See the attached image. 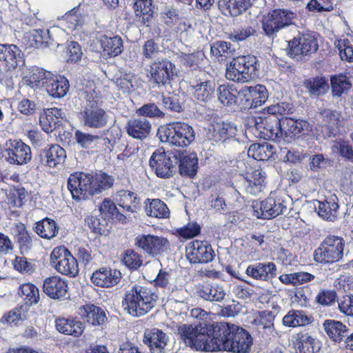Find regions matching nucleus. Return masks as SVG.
<instances>
[{
    "mask_svg": "<svg viewBox=\"0 0 353 353\" xmlns=\"http://www.w3.org/2000/svg\"><path fill=\"white\" fill-rule=\"evenodd\" d=\"M179 172L181 175L194 176L198 169V158L196 154L184 155L179 164Z\"/></svg>",
    "mask_w": 353,
    "mask_h": 353,
    "instance_id": "nucleus-38",
    "label": "nucleus"
},
{
    "mask_svg": "<svg viewBox=\"0 0 353 353\" xmlns=\"http://www.w3.org/2000/svg\"><path fill=\"white\" fill-rule=\"evenodd\" d=\"M336 196L319 202L318 214L323 219L334 221L338 215L339 204Z\"/></svg>",
    "mask_w": 353,
    "mask_h": 353,
    "instance_id": "nucleus-32",
    "label": "nucleus"
},
{
    "mask_svg": "<svg viewBox=\"0 0 353 353\" xmlns=\"http://www.w3.org/2000/svg\"><path fill=\"white\" fill-rule=\"evenodd\" d=\"M265 176L263 175L261 170L257 169L252 173L246 175L245 181L248 183L247 190H250L252 193L261 190V185L264 182Z\"/></svg>",
    "mask_w": 353,
    "mask_h": 353,
    "instance_id": "nucleus-51",
    "label": "nucleus"
},
{
    "mask_svg": "<svg viewBox=\"0 0 353 353\" xmlns=\"http://www.w3.org/2000/svg\"><path fill=\"white\" fill-rule=\"evenodd\" d=\"M20 294L27 304L37 303L39 299L38 288L32 283H24L20 287Z\"/></svg>",
    "mask_w": 353,
    "mask_h": 353,
    "instance_id": "nucleus-50",
    "label": "nucleus"
},
{
    "mask_svg": "<svg viewBox=\"0 0 353 353\" xmlns=\"http://www.w3.org/2000/svg\"><path fill=\"white\" fill-rule=\"evenodd\" d=\"M200 296L206 301H221L225 296V292L221 285L212 284L204 287L200 292Z\"/></svg>",
    "mask_w": 353,
    "mask_h": 353,
    "instance_id": "nucleus-40",
    "label": "nucleus"
},
{
    "mask_svg": "<svg viewBox=\"0 0 353 353\" xmlns=\"http://www.w3.org/2000/svg\"><path fill=\"white\" fill-rule=\"evenodd\" d=\"M159 52V45L152 39L146 41L142 47V54L144 59L154 58Z\"/></svg>",
    "mask_w": 353,
    "mask_h": 353,
    "instance_id": "nucleus-62",
    "label": "nucleus"
},
{
    "mask_svg": "<svg viewBox=\"0 0 353 353\" xmlns=\"http://www.w3.org/2000/svg\"><path fill=\"white\" fill-rule=\"evenodd\" d=\"M50 264L59 273L76 276L79 273L77 259L70 251L64 247H56L50 254Z\"/></svg>",
    "mask_w": 353,
    "mask_h": 353,
    "instance_id": "nucleus-8",
    "label": "nucleus"
},
{
    "mask_svg": "<svg viewBox=\"0 0 353 353\" xmlns=\"http://www.w3.org/2000/svg\"><path fill=\"white\" fill-rule=\"evenodd\" d=\"M185 254L191 263H206L213 259L214 254L210 245L195 240L188 244Z\"/></svg>",
    "mask_w": 353,
    "mask_h": 353,
    "instance_id": "nucleus-14",
    "label": "nucleus"
},
{
    "mask_svg": "<svg viewBox=\"0 0 353 353\" xmlns=\"http://www.w3.org/2000/svg\"><path fill=\"white\" fill-rule=\"evenodd\" d=\"M199 328V326L182 324L178 327L177 331L178 334L180 335L181 339L187 346L191 347L195 336L198 334Z\"/></svg>",
    "mask_w": 353,
    "mask_h": 353,
    "instance_id": "nucleus-49",
    "label": "nucleus"
},
{
    "mask_svg": "<svg viewBox=\"0 0 353 353\" xmlns=\"http://www.w3.org/2000/svg\"><path fill=\"white\" fill-rule=\"evenodd\" d=\"M256 0H223L229 13L237 17L245 12Z\"/></svg>",
    "mask_w": 353,
    "mask_h": 353,
    "instance_id": "nucleus-42",
    "label": "nucleus"
},
{
    "mask_svg": "<svg viewBox=\"0 0 353 353\" xmlns=\"http://www.w3.org/2000/svg\"><path fill=\"white\" fill-rule=\"evenodd\" d=\"M158 296L151 289L134 285L125 293L122 301L124 310L133 317L144 316L156 305Z\"/></svg>",
    "mask_w": 353,
    "mask_h": 353,
    "instance_id": "nucleus-3",
    "label": "nucleus"
},
{
    "mask_svg": "<svg viewBox=\"0 0 353 353\" xmlns=\"http://www.w3.org/2000/svg\"><path fill=\"white\" fill-rule=\"evenodd\" d=\"M26 82L32 88L43 87L48 95L55 99L65 96L70 88L69 81L65 77L54 75L43 69H37L31 79Z\"/></svg>",
    "mask_w": 353,
    "mask_h": 353,
    "instance_id": "nucleus-4",
    "label": "nucleus"
},
{
    "mask_svg": "<svg viewBox=\"0 0 353 353\" xmlns=\"http://www.w3.org/2000/svg\"><path fill=\"white\" fill-rule=\"evenodd\" d=\"M210 52L216 57H221V60H225L233 55L234 49L229 42L219 41L213 43L210 47Z\"/></svg>",
    "mask_w": 353,
    "mask_h": 353,
    "instance_id": "nucleus-43",
    "label": "nucleus"
},
{
    "mask_svg": "<svg viewBox=\"0 0 353 353\" xmlns=\"http://www.w3.org/2000/svg\"><path fill=\"white\" fill-rule=\"evenodd\" d=\"M121 272L117 270L101 268L92 274V282L97 286L109 288L119 283Z\"/></svg>",
    "mask_w": 353,
    "mask_h": 353,
    "instance_id": "nucleus-24",
    "label": "nucleus"
},
{
    "mask_svg": "<svg viewBox=\"0 0 353 353\" xmlns=\"http://www.w3.org/2000/svg\"><path fill=\"white\" fill-rule=\"evenodd\" d=\"M42 163L50 168L62 166L66 159L65 150L55 144L43 149L40 153Z\"/></svg>",
    "mask_w": 353,
    "mask_h": 353,
    "instance_id": "nucleus-20",
    "label": "nucleus"
},
{
    "mask_svg": "<svg viewBox=\"0 0 353 353\" xmlns=\"http://www.w3.org/2000/svg\"><path fill=\"white\" fill-rule=\"evenodd\" d=\"M289 54L297 61L315 53L319 43L314 33L300 34L288 42Z\"/></svg>",
    "mask_w": 353,
    "mask_h": 353,
    "instance_id": "nucleus-9",
    "label": "nucleus"
},
{
    "mask_svg": "<svg viewBox=\"0 0 353 353\" xmlns=\"http://www.w3.org/2000/svg\"><path fill=\"white\" fill-rule=\"evenodd\" d=\"M83 122L85 125L90 128L103 127L107 123L105 112L97 106L90 108L85 107L83 112Z\"/></svg>",
    "mask_w": 353,
    "mask_h": 353,
    "instance_id": "nucleus-28",
    "label": "nucleus"
},
{
    "mask_svg": "<svg viewBox=\"0 0 353 353\" xmlns=\"http://www.w3.org/2000/svg\"><path fill=\"white\" fill-rule=\"evenodd\" d=\"M219 101L225 105H231L236 103L237 90L229 85H221L218 90Z\"/></svg>",
    "mask_w": 353,
    "mask_h": 353,
    "instance_id": "nucleus-44",
    "label": "nucleus"
},
{
    "mask_svg": "<svg viewBox=\"0 0 353 353\" xmlns=\"http://www.w3.org/2000/svg\"><path fill=\"white\" fill-rule=\"evenodd\" d=\"M340 57L347 62H353V45L348 39H340L336 43Z\"/></svg>",
    "mask_w": 353,
    "mask_h": 353,
    "instance_id": "nucleus-55",
    "label": "nucleus"
},
{
    "mask_svg": "<svg viewBox=\"0 0 353 353\" xmlns=\"http://www.w3.org/2000/svg\"><path fill=\"white\" fill-rule=\"evenodd\" d=\"M89 17L80 12L79 8H74L66 12L63 17L61 24L65 23L70 30H78L89 21Z\"/></svg>",
    "mask_w": 353,
    "mask_h": 353,
    "instance_id": "nucleus-29",
    "label": "nucleus"
},
{
    "mask_svg": "<svg viewBox=\"0 0 353 353\" xmlns=\"http://www.w3.org/2000/svg\"><path fill=\"white\" fill-rule=\"evenodd\" d=\"M258 65L257 58L254 55L237 57L227 65L225 77L237 83L250 82L256 77Z\"/></svg>",
    "mask_w": 353,
    "mask_h": 353,
    "instance_id": "nucleus-5",
    "label": "nucleus"
},
{
    "mask_svg": "<svg viewBox=\"0 0 353 353\" xmlns=\"http://www.w3.org/2000/svg\"><path fill=\"white\" fill-rule=\"evenodd\" d=\"M177 159L168 154L163 148L156 150L152 154L149 164L158 177L168 178L176 172Z\"/></svg>",
    "mask_w": 353,
    "mask_h": 353,
    "instance_id": "nucleus-11",
    "label": "nucleus"
},
{
    "mask_svg": "<svg viewBox=\"0 0 353 353\" xmlns=\"http://www.w3.org/2000/svg\"><path fill=\"white\" fill-rule=\"evenodd\" d=\"M162 19L168 26L176 24L181 19L179 10L172 6H168L162 13Z\"/></svg>",
    "mask_w": 353,
    "mask_h": 353,
    "instance_id": "nucleus-61",
    "label": "nucleus"
},
{
    "mask_svg": "<svg viewBox=\"0 0 353 353\" xmlns=\"http://www.w3.org/2000/svg\"><path fill=\"white\" fill-rule=\"evenodd\" d=\"M161 142L178 147H186L195 139L193 128L183 122H174L161 125L157 132Z\"/></svg>",
    "mask_w": 353,
    "mask_h": 353,
    "instance_id": "nucleus-6",
    "label": "nucleus"
},
{
    "mask_svg": "<svg viewBox=\"0 0 353 353\" xmlns=\"http://www.w3.org/2000/svg\"><path fill=\"white\" fill-rule=\"evenodd\" d=\"M134 10L136 16L141 18L142 23L149 26L153 17L152 0H137L134 4Z\"/></svg>",
    "mask_w": 353,
    "mask_h": 353,
    "instance_id": "nucleus-35",
    "label": "nucleus"
},
{
    "mask_svg": "<svg viewBox=\"0 0 353 353\" xmlns=\"http://www.w3.org/2000/svg\"><path fill=\"white\" fill-rule=\"evenodd\" d=\"M145 211L148 216L157 219H166L170 216L167 205L160 199H147Z\"/></svg>",
    "mask_w": 353,
    "mask_h": 353,
    "instance_id": "nucleus-31",
    "label": "nucleus"
},
{
    "mask_svg": "<svg viewBox=\"0 0 353 353\" xmlns=\"http://www.w3.org/2000/svg\"><path fill=\"white\" fill-rule=\"evenodd\" d=\"M8 161L12 164L23 165L32 158L30 148L21 140H9L6 144Z\"/></svg>",
    "mask_w": 353,
    "mask_h": 353,
    "instance_id": "nucleus-15",
    "label": "nucleus"
},
{
    "mask_svg": "<svg viewBox=\"0 0 353 353\" xmlns=\"http://www.w3.org/2000/svg\"><path fill=\"white\" fill-rule=\"evenodd\" d=\"M135 244L153 256L166 251L169 248L167 239L150 234L138 236Z\"/></svg>",
    "mask_w": 353,
    "mask_h": 353,
    "instance_id": "nucleus-16",
    "label": "nucleus"
},
{
    "mask_svg": "<svg viewBox=\"0 0 353 353\" xmlns=\"http://www.w3.org/2000/svg\"><path fill=\"white\" fill-rule=\"evenodd\" d=\"M276 267L272 262L258 263L248 266L246 274L255 279L267 281L276 276Z\"/></svg>",
    "mask_w": 353,
    "mask_h": 353,
    "instance_id": "nucleus-22",
    "label": "nucleus"
},
{
    "mask_svg": "<svg viewBox=\"0 0 353 353\" xmlns=\"http://www.w3.org/2000/svg\"><path fill=\"white\" fill-rule=\"evenodd\" d=\"M308 129L309 123L306 121L285 117L281 119V130H275L276 134H280V141L291 143Z\"/></svg>",
    "mask_w": 353,
    "mask_h": 353,
    "instance_id": "nucleus-13",
    "label": "nucleus"
},
{
    "mask_svg": "<svg viewBox=\"0 0 353 353\" xmlns=\"http://www.w3.org/2000/svg\"><path fill=\"white\" fill-rule=\"evenodd\" d=\"M168 336L158 328L146 330L144 333L143 342L147 344L152 353H168Z\"/></svg>",
    "mask_w": 353,
    "mask_h": 353,
    "instance_id": "nucleus-17",
    "label": "nucleus"
},
{
    "mask_svg": "<svg viewBox=\"0 0 353 353\" xmlns=\"http://www.w3.org/2000/svg\"><path fill=\"white\" fill-rule=\"evenodd\" d=\"M310 317L301 310H291L283 319L284 325L292 327L305 326L310 324Z\"/></svg>",
    "mask_w": 353,
    "mask_h": 353,
    "instance_id": "nucleus-36",
    "label": "nucleus"
},
{
    "mask_svg": "<svg viewBox=\"0 0 353 353\" xmlns=\"http://www.w3.org/2000/svg\"><path fill=\"white\" fill-rule=\"evenodd\" d=\"M261 123L256 122V128L260 130L263 128L262 132L269 139H271L276 141H280L279 133L276 134V129L281 130V119L276 118L268 117L262 119L259 118Z\"/></svg>",
    "mask_w": 353,
    "mask_h": 353,
    "instance_id": "nucleus-30",
    "label": "nucleus"
},
{
    "mask_svg": "<svg viewBox=\"0 0 353 353\" xmlns=\"http://www.w3.org/2000/svg\"><path fill=\"white\" fill-rule=\"evenodd\" d=\"M282 28L290 26L293 23L295 14L286 9H276L271 11Z\"/></svg>",
    "mask_w": 353,
    "mask_h": 353,
    "instance_id": "nucleus-54",
    "label": "nucleus"
},
{
    "mask_svg": "<svg viewBox=\"0 0 353 353\" xmlns=\"http://www.w3.org/2000/svg\"><path fill=\"white\" fill-rule=\"evenodd\" d=\"M323 328L328 338L335 343H340L347 336V326L339 321L325 320Z\"/></svg>",
    "mask_w": 353,
    "mask_h": 353,
    "instance_id": "nucleus-26",
    "label": "nucleus"
},
{
    "mask_svg": "<svg viewBox=\"0 0 353 353\" xmlns=\"http://www.w3.org/2000/svg\"><path fill=\"white\" fill-rule=\"evenodd\" d=\"M92 42L100 45V50L97 48L96 50H101L103 56L114 57L120 54L123 51V41L119 36L108 37L102 35L93 40Z\"/></svg>",
    "mask_w": 353,
    "mask_h": 353,
    "instance_id": "nucleus-21",
    "label": "nucleus"
},
{
    "mask_svg": "<svg viewBox=\"0 0 353 353\" xmlns=\"http://www.w3.org/2000/svg\"><path fill=\"white\" fill-rule=\"evenodd\" d=\"M99 212L105 219L123 221L126 218V215L119 212L115 204L110 199H104L99 205Z\"/></svg>",
    "mask_w": 353,
    "mask_h": 353,
    "instance_id": "nucleus-39",
    "label": "nucleus"
},
{
    "mask_svg": "<svg viewBox=\"0 0 353 353\" xmlns=\"http://www.w3.org/2000/svg\"><path fill=\"white\" fill-rule=\"evenodd\" d=\"M268 99L267 89L264 85H256L254 86L251 107L261 106Z\"/></svg>",
    "mask_w": 353,
    "mask_h": 353,
    "instance_id": "nucleus-59",
    "label": "nucleus"
},
{
    "mask_svg": "<svg viewBox=\"0 0 353 353\" xmlns=\"http://www.w3.org/2000/svg\"><path fill=\"white\" fill-rule=\"evenodd\" d=\"M136 113L138 116L149 118H160L165 115L163 112L154 103L144 104L136 110Z\"/></svg>",
    "mask_w": 353,
    "mask_h": 353,
    "instance_id": "nucleus-53",
    "label": "nucleus"
},
{
    "mask_svg": "<svg viewBox=\"0 0 353 353\" xmlns=\"http://www.w3.org/2000/svg\"><path fill=\"white\" fill-rule=\"evenodd\" d=\"M191 87L194 90V97L202 102L210 101L214 92L215 83L212 81L196 82L192 84Z\"/></svg>",
    "mask_w": 353,
    "mask_h": 353,
    "instance_id": "nucleus-33",
    "label": "nucleus"
},
{
    "mask_svg": "<svg viewBox=\"0 0 353 353\" xmlns=\"http://www.w3.org/2000/svg\"><path fill=\"white\" fill-rule=\"evenodd\" d=\"M176 75L177 69L175 65L166 59L152 62L148 70V77L150 81L158 87L170 83Z\"/></svg>",
    "mask_w": 353,
    "mask_h": 353,
    "instance_id": "nucleus-12",
    "label": "nucleus"
},
{
    "mask_svg": "<svg viewBox=\"0 0 353 353\" xmlns=\"http://www.w3.org/2000/svg\"><path fill=\"white\" fill-rule=\"evenodd\" d=\"M315 339L308 333L302 334L299 337L298 350L305 352L314 353Z\"/></svg>",
    "mask_w": 353,
    "mask_h": 353,
    "instance_id": "nucleus-60",
    "label": "nucleus"
},
{
    "mask_svg": "<svg viewBox=\"0 0 353 353\" xmlns=\"http://www.w3.org/2000/svg\"><path fill=\"white\" fill-rule=\"evenodd\" d=\"M83 52L80 45L76 41H70L67 44L65 57L67 61L77 63L81 60Z\"/></svg>",
    "mask_w": 353,
    "mask_h": 353,
    "instance_id": "nucleus-56",
    "label": "nucleus"
},
{
    "mask_svg": "<svg viewBox=\"0 0 353 353\" xmlns=\"http://www.w3.org/2000/svg\"><path fill=\"white\" fill-rule=\"evenodd\" d=\"M332 92L333 96L340 97L351 88V83L344 75L335 76L331 78Z\"/></svg>",
    "mask_w": 353,
    "mask_h": 353,
    "instance_id": "nucleus-48",
    "label": "nucleus"
},
{
    "mask_svg": "<svg viewBox=\"0 0 353 353\" xmlns=\"http://www.w3.org/2000/svg\"><path fill=\"white\" fill-rule=\"evenodd\" d=\"M306 88L312 95H320L324 94L328 89V83L325 78L317 77L310 79L305 82Z\"/></svg>",
    "mask_w": 353,
    "mask_h": 353,
    "instance_id": "nucleus-52",
    "label": "nucleus"
},
{
    "mask_svg": "<svg viewBox=\"0 0 353 353\" xmlns=\"http://www.w3.org/2000/svg\"><path fill=\"white\" fill-rule=\"evenodd\" d=\"M35 232L41 238L50 239L57 234L58 227L53 219L45 218L36 223Z\"/></svg>",
    "mask_w": 353,
    "mask_h": 353,
    "instance_id": "nucleus-37",
    "label": "nucleus"
},
{
    "mask_svg": "<svg viewBox=\"0 0 353 353\" xmlns=\"http://www.w3.org/2000/svg\"><path fill=\"white\" fill-rule=\"evenodd\" d=\"M123 263L130 269L136 270L142 264L141 256L132 250L125 251L123 257Z\"/></svg>",
    "mask_w": 353,
    "mask_h": 353,
    "instance_id": "nucleus-58",
    "label": "nucleus"
},
{
    "mask_svg": "<svg viewBox=\"0 0 353 353\" xmlns=\"http://www.w3.org/2000/svg\"><path fill=\"white\" fill-rule=\"evenodd\" d=\"M272 145L268 144L254 143L250 146L248 155L258 161L268 159L272 153Z\"/></svg>",
    "mask_w": 353,
    "mask_h": 353,
    "instance_id": "nucleus-47",
    "label": "nucleus"
},
{
    "mask_svg": "<svg viewBox=\"0 0 353 353\" xmlns=\"http://www.w3.org/2000/svg\"><path fill=\"white\" fill-rule=\"evenodd\" d=\"M114 178L105 173L74 172L68 179V189L73 199L81 201L113 186Z\"/></svg>",
    "mask_w": 353,
    "mask_h": 353,
    "instance_id": "nucleus-1",
    "label": "nucleus"
},
{
    "mask_svg": "<svg viewBox=\"0 0 353 353\" xmlns=\"http://www.w3.org/2000/svg\"><path fill=\"white\" fill-rule=\"evenodd\" d=\"M0 61L7 70H13L23 64V54L16 45L0 43Z\"/></svg>",
    "mask_w": 353,
    "mask_h": 353,
    "instance_id": "nucleus-18",
    "label": "nucleus"
},
{
    "mask_svg": "<svg viewBox=\"0 0 353 353\" xmlns=\"http://www.w3.org/2000/svg\"><path fill=\"white\" fill-rule=\"evenodd\" d=\"M212 336L205 333L204 328L199 326L198 334L191 345L192 349L199 351L215 352L218 351L219 336L214 332V323L210 325Z\"/></svg>",
    "mask_w": 353,
    "mask_h": 353,
    "instance_id": "nucleus-19",
    "label": "nucleus"
},
{
    "mask_svg": "<svg viewBox=\"0 0 353 353\" xmlns=\"http://www.w3.org/2000/svg\"><path fill=\"white\" fill-rule=\"evenodd\" d=\"M115 83L123 94L130 93L136 89L137 77L132 73H125L117 79Z\"/></svg>",
    "mask_w": 353,
    "mask_h": 353,
    "instance_id": "nucleus-45",
    "label": "nucleus"
},
{
    "mask_svg": "<svg viewBox=\"0 0 353 353\" xmlns=\"http://www.w3.org/2000/svg\"><path fill=\"white\" fill-rule=\"evenodd\" d=\"M43 292L51 299H60L66 295L68 285L65 281L59 276H54L45 279L43 285Z\"/></svg>",
    "mask_w": 353,
    "mask_h": 353,
    "instance_id": "nucleus-25",
    "label": "nucleus"
},
{
    "mask_svg": "<svg viewBox=\"0 0 353 353\" xmlns=\"http://www.w3.org/2000/svg\"><path fill=\"white\" fill-rule=\"evenodd\" d=\"M179 234L185 239H192L197 236L201 231V228L196 223H189L184 227L177 230Z\"/></svg>",
    "mask_w": 353,
    "mask_h": 353,
    "instance_id": "nucleus-63",
    "label": "nucleus"
},
{
    "mask_svg": "<svg viewBox=\"0 0 353 353\" xmlns=\"http://www.w3.org/2000/svg\"><path fill=\"white\" fill-rule=\"evenodd\" d=\"M262 28L265 35L268 37L276 36V34L283 29L278 21L273 16L272 12L263 16Z\"/></svg>",
    "mask_w": 353,
    "mask_h": 353,
    "instance_id": "nucleus-46",
    "label": "nucleus"
},
{
    "mask_svg": "<svg viewBox=\"0 0 353 353\" xmlns=\"http://www.w3.org/2000/svg\"><path fill=\"white\" fill-rule=\"evenodd\" d=\"M81 310V315L85 316L87 321L93 325L103 324L107 319L104 311L94 305H84Z\"/></svg>",
    "mask_w": 353,
    "mask_h": 353,
    "instance_id": "nucleus-34",
    "label": "nucleus"
},
{
    "mask_svg": "<svg viewBox=\"0 0 353 353\" xmlns=\"http://www.w3.org/2000/svg\"><path fill=\"white\" fill-rule=\"evenodd\" d=\"M213 130L215 133L214 137L218 135L220 139L234 137L237 132L236 126L230 121L216 122L213 125Z\"/></svg>",
    "mask_w": 353,
    "mask_h": 353,
    "instance_id": "nucleus-41",
    "label": "nucleus"
},
{
    "mask_svg": "<svg viewBox=\"0 0 353 353\" xmlns=\"http://www.w3.org/2000/svg\"><path fill=\"white\" fill-rule=\"evenodd\" d=\"M344 241L337 236H327L314 254V260L321 263L339 261L343 256Z\"/></svg>",
    "mask_w": 353,
    "mask_h": 353,
    "instance_id": "nucleus-7",
    "label": "nucleus"
},
{
    "mask_svg": "<svg viewBox=\"0 0 353 353\" xmlns=\"http://www.w3.org/2000/svg\"><path fill=\"white\" fill-rule=\"evenodd\" d=\"M287 210L285 201L281 197H276L271 194L263 201L252 203L253 215L258 219H270L274 218Z\"/></svg>",
    "mask_w": 353,
    "mask_h": 353,
    "instance_id": "nucleus-10",
    "label": "nucleus"
},
{
    "mask_svg": "<svg viewBox=\"0 0 353 353\" xmlns=\"http://www.w3.org/2000/svg\"><path fill=\"white\" fill-rule=\"evenodd\" d=\"M338 306L341 313L353 316V296H343L338 301Z\"/></svg>",
    "mask_w": 353,
    "mask_h": 353,
    "instance_id": "nucleus-64",
    "label": "nucleus"
},
{
    "mask_svg": "<svg viewBox=\"0 0 353 353\" xmlns=\"http://www.w3.org/2000/svg\"><path fill=\"white\" fill-rule=\"evenodd\" d=\"M74 136L77 143L83 148H92L99 140L98 136L84 133L79 130L75 132Z\"/></svg>",
    "mask_w": 353,
    "mask_h": 353,
    "instance_id": "nucleus-57",
    "label": "nucleus"
},
{
    "mask_svg": "<svg viewBox=\"0 0 353 353\" xmlns=\"http://www.w3.org/2000/svg\"><path fill=\"white\" fill-rule=\"evenodd\" d=\"M214 332L219 336L218 351L246 353L252 345V338L249 332L235 324L215 323Z\"/></svg>",
    "mask_w": 353,
    "mask_h": 353,
    "instance_id": "nucleus-2",
    "label": "nucleus"
},
{
    "mask_svg": "<svg viewBox=\"0 0 353 353\" xmlns=\"http://www.w3.org/2000/svg\"><path fill=\"white\" fill-rule=\"evenodd\" d=\"M125 129L130 137L136 139H143L149 135L152 124L145 118H133L128 121Z\"/></svg>",
    "mask_w": 353,
    "mask_h": 353,
    "instance_id": "nucleus-23",
    "label": "nucleus"
},
{
    "mask_svg": "<svg viewBox=\"0 0 353 353\" xmlns=\"http://www.w3.org/2000/svg\"><path fill=\"white\" fill-rule=\"evenodd\" d=\"M55 325L60 333L74 337L80 336L85 329L84 324L74 319H58L55 321Z\"/></svg>",
    "mask_w": 353,
    "mask_h": 353,
    "instance_id": "nucleus-27",
    "label": "nucleus"
}]
</instances>
